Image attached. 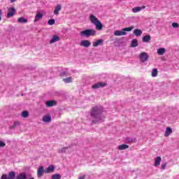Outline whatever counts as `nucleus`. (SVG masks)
Instances as JSON below:
<instances>
[{"instance_id":"nucleus-32","label":"nucleus","mask_w":179,"mask_h":179,"mask_svg":"<svg viewBox=\"0 0 179 179\" xmlns=\"http://www.w3.org/2000/svg\"><path fill=\"white\" fill-rule=\"evenodd\" d=\"M21 116L23 118H27V117H29V112L27 110H24L22 113Z\"/></svg>"},{"instance_id":"nucleus-8","label":"nucleus","mask_w":179,"mask_h":179,"mask_svg":"<svg viewBox=\"0 0 179 179\" xmlns=\"http://www.w3.org/2000/svg\"><path fill=\"white\" fill-rule=\"evenodd\" d=\"M9 12L7 13V17H12L16 13V9L13 7H10L8 8Z\"/></svg>"},{"instance_id":"nucleus-9","label":"nucleus","mask_w":179,"mask_h":179,"mask_svg":"<svg viewBox=\"0 0 179 179\" xmlns=\"http://www.w3.org/2000/svg\"><path fill=\"white\" fill-rule=\"evenodd\" d=\"M107 84L104 83H98L92 86V89H99V87H104Z\"/></svg>"},{"instance_id":"nucleus-40","label":"nucleus","mask_w":179,"mask_h":179,"mask_svg":"<svg viewBox=\"0 0 179 179\" xmlns=\"http://www.w3.org/2000/svg\"><path fill=\"white\" fill-rule=\"evenodd\" d=\"M86 178V175H83V176H80L78 179H85Z\"/></svg>"},{"instance_id":"nucleus-24","label":"nucleus","mask_w":179,"mask_h":179,"mask_svg":"<svg viewBox=\"0 0 179 179\" xmlns=\"http://www.w3.org/2000/svg\"><path fill=\"white\" fill-rule=\"evenodd\" d=\"M61 8H62L61 4H58V5L56 6V8H55L54 14H55V15H59V10H61Z\"/></svg>"},{"instance_id":"nucleus-17","label":"nucleus","mask_w":179,"mask_h":179,"mask_svg":"<svg viewBox=\"0 0 179 179\" xmlns=\"http://www.w3.org/2000/svg\"><path fill=\"white\" fill-rule=\"evenodd\" d=\"M127 32L122 31H120V30H116L114 32V36H126Z\"/></svg>"},{"instance_id":"nucleus-25","label":"nucleus","mask_w":179,"mask_h":179,"mask_svg":"<svg viewBox=\"0 0 179 179\" xmlns=\"http://www.w3.org/2000/svg\"><path fill=\"white\" fill-rule=\"evenodd\" d=\"M165 52H166V48H160L157 50V54H159V55H164Z\"/></svg>"},{"instance_id":"nucleus-13","label":"nucleus","mask_w":179,"mask_h":179,"mask_svg":"<svg viewBox=\"0 0 179 179\" xmlns=\"http://www.w3.org/2000/svg\"><path fill=\"white\" fill-rule=\"evenodd\" d=\"M44 15H43V13H38L36 16H35V19L34 20V23H36V22H38V20L43 19Z\"/></svg>"},{"instance_id":"nucleus-18","label":"nucleus","mask_w":179,"mask_h":179,"mask_svg":"<svg viewBox=\"0 0 179 179\" xmlns=\"http://www.w3.org/2000/svg\"><path fill=\"white\" fill-rule=\"evenodd\" d=\"M59 36L55 35L53 36L52 40L50 41V44H54V43H57V41H59Z\"/></svg>"},{"instance_id":"nucleus-37","label":"nucleus","mask_w":179,"mask_h":179,"mask_svg":"<svg viewBox=\"0 0 179 179\" xmlns=\"http://www.w3.org/2000/svg\"><path fill=\"white\" fill-rule=\"evenodd\" d=\"M172 27H173L174 29H178V27H179L178 23H177V22H173V23L172 24Z\"/></svg>"},{"instance_id":"nucleus-35","label":"nucleus","mask_w":179,"mask_h":179,"mask_svg":"<svg viewBox=\"0 0 179 179\" xmlns=\"http://www.w3.org/2000/svg\"><path fill=\"white\" fill-rule=\"evenodd\" d=\"M48 24H49L50 26H52L54 24H55V20L54 19H50L48 21Z\"/></svg>"},{"instance_id":"nucleus-6","label":"nucleus","mask_w":179,"mask_h":179,"mask_svg":"<svg viewBox=\"0 0 179 179\" xmlns=\"http://www.w3.org/2000/svg\"><path fill=\"white\" fill-rule=\"evenodd\" d=\"M44 173H45V170H44V166H39L37 171V177L38 178H41V177H43V176H44Z\"/></svg>"},{"instance_id":"nucleus-3","label":"nucleus","mask_w":179,"mask_h":179,"mask_svg":"<svg viewBox=\"0 0 179 179\" xmlns=\"http://www.w3.org/2000/svg\"><path fill=\"white\" fill-rule=\"evenodd\" d=\"M96 31L93 29H87L84 31H81L80 32V36L81 37H90L93 36H96Z\"/></svg>"},{"instance_id":"nucleus-21","label":"nucleus","mask_w":179,"mask_h":179,"mask_svg":"<svg viewBox=\"0 0 179 179\" xmlns=\"http://www.w3.org/2000/svg\"><path fill=\"white\" fill-rule=\"evenodd\" d=\"M15 179H27V175L25 173H21L17 176Z\"/></svg>"},{"instance_id":"nucleus-15","label":"nucleus","mask_w":179,"mask_h":179,"mask_svg":"<svg viewBox=\"0 0 179 179\" xmlns=\"http://www.w3.org/2000/svg\"><path fill=\"white\" fill-rule=\"evenodd\" d=\"M152 40V37L150 36V34L145 35L143 36L142 38L143 43H149Z\"/></svg>"},{"instance_id":"nucleus-23","label":"nucleus","mask_w":179,"mask_h":179,"mask_svg":"<svg viewBox=\"0 0 179 179\" xmlns=\"http://www.w3.org/2000/svg\"><path fill=\"white\" fill-rule=\"evenodd\" d=\"M103 39H99L96 41H95L94 43H93V47H99V45L103 44Z\"/></svg>"},{"instance_id":"nucleus-19","label":"nucleus","mask_w":179,"mask_h":179,"mask_svg":"<svg viewBox=\"0 0 179 179\" xmlns=\"http://www.w3.org/2000/svg\"><path fill=\"white\" fill-rule=\"evenodd\" d=\"M162 162V157H157L155 160V167H157L160 166V163Z\"/></svg>"},{"instance_id":"nucleus-36","label":"nucleus","mask_w":179,"mask_h":179,"mask_svg":"<svg viewBox=\"0 0 179 179\" xmlns=\"http://www.w3.org/2000/svg\"><path fill=\"white\" fill-rule=\"evenodd\" d=\"M126 142H127V143H131L132 142H135V139L127 137L126 138Z\"/></svg>"},{"instance_id":"nucleus-42","label":"nucleus","mask_w":179,"mask_h":179,"mask_svg":"<svg viewBox=\"0 0 179 179\" xmlns=\"http://www.w3.org/2000/svg\"><path fill=\"white\" fill-rule=\"evenodd\" d=\"M65 75H66V73H65L64 71L60 73V76H65Z\"/></svg>"},{"instance_id":"nucleus-10","label":"nucleus","mask_w":179,"mask_h":179,"mask_svg":"<svg viewBox=\"0 0 179 179\" xmlns=\"http://www.w3.org/2000/svg\"><path fill=\"white\" fill-rule=\"evenodd\" d=\"M46 107H54V106H57V101L50 100L45 102Z\"/></svg>"},{"instance_id":"nucleus-4","label":"nucleus","mask_w":179,"mask_h":179,"mask_svg":"<svg viewBox=\"0 0 179 179\" xmlns=\"http://www.w3.org/2000/svg\"><path fill=\"white\" fill-rule=\"evenodd\" d=\"M16 177V173L15 171H10L8 173V176L7 174H3L1 177V179H15Z\"/></svg>"},{"instance_id":"nucleus-11","label":"nucleus","mask_w":179,"mask_h":179,"mask_svg":"<svg viewBox=\"0 0 179 179\" xmlns=\"http://www.w3.org/2000/svg\"><path fill=\"white\" fill-rule=\"evenodd\" d=\"M55 171V166L54 165H50L46 169L45 173L50 174V173H54Z\"/></svg>"},{"instance_id":"nucleus-2","label":"nucleus","mask_w":179,"mask_h":179,"mask_svg":"<svg viewBox=\"0 0 179 179\" xmlns=\"http://www.w3.org/2000/svg\"><path fill=\"white\" fill-rule=\"evenodd\" d=\"M90 21L92 24H94L96 27V30H102L103 29V24L94 16V15H90Z\"/></svg>"},{"instance_id":"nucleus-1","label":"nucleus","mask_w":179,"mask_h":179,"mask_svg":"<svg viewBox=\"0 0 179 179\" xmlns=\"http://www.w3.org/2000/svg\"><path fill=\"white\" fill-rule=\"evenodd\" d=\"M104 109L101 106H95L92 108L90 115L92 124H97L99 122H104L106 116L103 114Z\"/></svg>"},{"instance_id":"nucleus-5","label":"nucleus","mask_w":179,"mask_h":179,"mask_svg":"<svg viewBox=\"0 0 179 179\" xmlns=\"http://www.w3.org/2000/svg\"><path fill=\"white\" fill-rule=\"evenodd\" d=\"M141 62H146L149 59V55L147 52H143L139 55Z\"/></svg>"},{"instance_id":"nucleus-30","label":"nucleus","mask_w":179,"mask_h":179,"mask_svg":"<svg viewBox=\"0 0 179 179\" xmlns=\"http://www.w3.org/2000/svg\"><path fill=\"white\" fill-rule=\"evenodd\" d=\"M157 69H153L151 73L152 78H156V76H157Z\"/></svg>"},{"instance_id":"nucleus-7","label":"nucleus","mask_w":179,"mask_h":179,"mask_svg":"<svg viewBox=\"0 0 179 179\" xmlns=\"http://www.w3.org/2000/svg\"><path fill=\"white\" fill-rule=\"evenodd\" d=\"M80 45H81V47H85V48H87L92 45V43L90 41L83 40L81 41Z\"/></svg>"},{"instance_id":"nucleus-28","label":"nucleus","mask_w":179,"mask_h":179,"mask_svg":"<svg viewBox=\"0 0 179 179\" xmlns=\"http://www.w3.org/2000/svg\"><path fill=\"white\" fill-rule=\"evenodd\" d=\"M17 22H18V23L24 24V23H27L28 20H27V19H26L24 17H20V18H18Z\"/></svg>"},{"instance_id":"nucleus-33","label":"nucleus","mask_w":179,"mask_h":179,"mask_svg":"<svg viewBox=\"0 0 179 179\" xmlns=\"http://www.w3.org/2000/svg\"><path fill=\"white\" fill-rule=\"evenodd\" d=\"M18 125H20V122H14L13 126L10 127V129H15V128H16V127H17Z\"/></svg>"},{"instance_id":"nucleus-41","label":"nucleus","mask_w":179,"mask_h":179,"mask_svg":"<svg viewBox=\"0 0 179 179\" xmlns=\"http://www.w3.org/2000/svg\"><path fill=\"white\" fill-rule=\"evenodd\" d=\"M0 20H2V10L0 9Z\"/></svg>"},{"instance_id":"nucleus-26","label":"nucleus","mask_w":179,"mask_h":179,"mask_svg":"<svg viewBox=\"0 0 179 179\" xmlns=\"http://www.w3.org/2000/svg\"><path fill=\"white\" fill-rule=\"evenodd\" d=\"M128 148H129V145L127 144H122L118 146L119 150H125V149H128Z\"/></svg>"},{"instance_id":"nucleus-20","label":"nucleus","mask_w":179,"mask_h":179,"mask_svg":"<svg viewBox=\"0 0 179 179\" xmlns=\"http://www.w3.org/2000/svg\"><path fill=\"white\" fill-rule=\"evenodd\" d=\"M171 134H173V129H171L170 127H167L164 134V136H170Z\"/></svg>"},{"instance_id":"nucleus-14","label":"nucleus","mask_w":179,"mask_h":179,"mask_svg":"<svg viewBox=\"0 0 179 179\" xmlns=\"http://www.w3.org/2000/svg\"><path fill=\"white\" fill-rule=\"evenodd\" d=\"M133 34H134L136 37H141L142 36V30L139 29H136L134 30Z\"/></svg>"},{"instance_id":"nucleus-29","label":"nucleus","mask_w":179,"mask_h":179,"mask_svg":"<svg viewBox=\"0 0 179 179\" xmlns=\"http://www.w3.org/2000/svg\"><path fill=\"white\" fill-rule=\"evenodd\" d=\"M122 31H124V33H127V31H131V30H134V27L131 26L129 27L123 28Z\"/></svg>"},{"instance_id":"nucleus-27","label":"nucleus","mask_w":179,"mask_h":179,"mask_svg":"<svg viewBox=\"0 0 179 179\" xmlns=\"http://www.w3.org/2000/svg\"><path fill=\"white\" fill-rule=\"evenodd\" d=\"M131 47L133 48L135 47H138V39H133L131 41Z\"/></svg>"},{"instance_id":"nucleus-31","label":"nucleus","mask_w":179,"mask_h":179,"mask_svg":"<svg viewBox=\"0 0 179 179\" xmlns=\"http://www.w3.org/2000/svg\"><path fill=\"white\" fill-rule=\"evenodd\" d=\"M64 83H71L72 82V77H68L66 78L63 79Z\"/></svg>"},{"instance_id":"nucleus-39","label":"nucleus","mask_w":179,"mask_h":179,"mask_svg":"<svg viewBox=\"0 0 179 179\" xmlns=\"http://www.w3.org/2000/svg\"><path fill=\"white\" fill-rule=\"evenodd\" d=\"M6 146V143L3 141H0V148H5Z\"/></svg>"},{"instance_id":"nucleus-43","label":"nucleus","mask_w":179,"mask_h":179,"mask_svg":"<svg viewBox=\"0 0 179 179\" xmlns=\"http://www.w3.org/2000/svg\"><path fill=\"white\" fill-rule=\"evenodd\" d=\"M10 3H13V2H16V0H10Z\"/></svg>"},{"instance_id":"nucleus-22","label":"nucleus","mask_w":179,"mask_h":179,"mask_svg":"<svg viewBox=\"0 0 179 179\" xmlns=\"http://www.w3.org/2000/svg\"><path fill=\"white\" fill-rule=\"evenodd\" d=\"M142 9H145V6H143V7H134L132 9V12L134 13H138V12H141V10H142Z\"/></svg>"},{"instance_id":"nucleus-16","label":"nucleus","mask_w":179,"mask_h":179,"mask_svg":"<svg viewBox=\"0 0 179 179\" xmlns=\"http://www.w3.org/2000/svg\"><path fill=\"white\" fill-rule=\"evenodd\" d=\"M71 148H72V145H69L67 147H63L62 148H60L58 150V152L59 153H66V150H68V149H71Z\"/></svg>"},{"instance_id":"nucleus-44","label":"nucleus","mask_w":179,"mask_h":179,"mask_svg":"<svg viewBox=\"0 0 179 179\" xmlns=\"http://www.w3.org/2000/svg\"><path fill=\"white\" fill-rule=\"evenodd\" d=\"M118 1H121V0H118Z\"/></svg>"},{"instance_id":"nucleus-34","label":"nucleus","mask_w":179,"mask_h":179,"mask_svg":"<svg viewBox=\"0 0 179 179\" xmlns=\"http://www.w3.org/2000/svg\"><path fill=\"white\" fill-rule=\"evenodd\" d=\"M52 179H61V175L59 173L53 174Z\"/></svg>"},{"instance_id":"nucleus-12","label":"nucleus","mask_w":179,"mask_h":179,"mask_svg":"<svg viewBox=\"0 0 179 179\" xmlns=\"http://www.w3.org/2000/svg\"><path fill=\"white\" fill-rule=\"evenodd\" d=\"M42 121L43 122H51L52 121V118L51 117V115H46L43 116Z\"/></svg>"},{"instance_id":"nucleus-38","label":"nucleus","mask_w":179,"mask_h":179,"mask_svg":"<svg viewBox=\"0 0 179 179\" xmlns=\"http://www.w3.org/2000/svg\"><path fill=\"white\" fill-rule=\"evenodd\" d=\"M166 167H167V163L162 164L161 165V170H165Z\"/></svg>"}]
</instances>
